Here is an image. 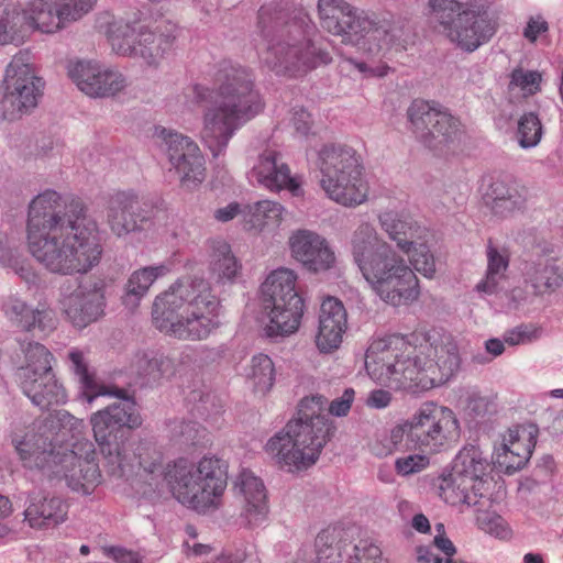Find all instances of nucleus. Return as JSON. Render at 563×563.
I'll return each instance as SVG.
<instances>
[{
  "instance_id": "13d9d810",
  "label": "nucleus",
  "mask_w": 563,
  "mask_h": 563,
  "mask_svg": "<svg viewBox=\"0 0 563 563\" xmlns=\"http://www.w3.org/2000/svg\"><path fill=\"white\" fill-rule=\"evenodd\" d=\"M429 465V457L423 454H410L395 461L398 475L409 476L423 471Z\"/></svg>"
},
{
  "instance_id": "ea45409f",
  "label": "nucleus",
  "mask_w": 563,
  "mask_h": 563,
  "mask_svg": "<svg viewBox=\"0 0 563 563\" xmlns=\"http://www.w3.org/2000/svg\"><path fill=\"white\" fill-rule=\"evenodd\" d=\"M439 496L444 503L454 507H477L486 506L489 498L474 496L472 486L463 477L450 472L438 478Z\"/></svg>"
},
{
  "instance_id": "423d86ee",
  "label": "nucleus",
  "mask_w": 563,
  "mask_h": 563,
  "mask_svg": "<svg viewBox=\"0 0 563 563\" xmlns=\"http://www.w3.org/2000/svg\"><path fill=\"white\" fill-rule=\"evenodd\" d=\"M220 299L203 278H181L155 298L153 321L167 335L184 341L206 340L219 328Z\"/></svg>"
},
{
  "instance_id": "4d7b16f0",
  "label": "nucleus",
  "mask_w": 563,
  "mask_h": 563,
  "mask_svg": "<svg viewBox=\"0 0 563 563\" xmlns=\"http://www.w3.org/2000/svg\"><path fill=\"white\" fill-rule=\"evenodd\" d=\"M542 334V328L531 324L521 323L504 333V341L511 345L528 344L538 340Z\"/></svg>"
},
{
  "instance_id": "c756f323",
  "label": "nucleus",
  "mask_w": 563,
  "mask_h": 563,
  "mask_svg": "<svg viewBox=\"0 0 563 563\" xmlns=\"http://www.w3.org/2000/svg\"><path fill=\"white\" fill-rule=\"evenodd\" d=\"M484 202L494 217L512 218L526 210L527 189L512 179L496 178L488 186Z\"/></svg>"
},
{
  "instance_id": "338daca9",
  "label": "nucleus",
  "mask_w": 563,
  "mask_h": 563,
  "mask_svg": "<svg viewBox=\"0 0 563 563\" xmlns=\"http://www.w3.org/2000/svg\"><path fill=\"white\" fill-rule=\"evenodd\" d=\"M117 563H141L136 553L123 548H109L106 550Z\"/></svg>"
},
{
  "instance_id": "c85d7f7f",
  "label": "nucleus",
  "mask_w": 563,
  "mask_h": 563,
  "mask_svg": "<svg viewBox=\"0 0 563 563\" xmlns=\"http://www.w3.org/2000/svg\"><path fill=\"white\" fill-rule=\"evenodd\" d=\"M234 490L241 497V518L249 527L262 525L268 515L267 493L263 481L250 470H242L234 481Z\"/></svg>"
},
{
  "instance_id": "6e6d98bb",
  "label": "nucleus",
  "mask_w": 563,
  "mask_h": 563,
  "mask_svg": "<svg viewBox=\"0 0 563 563\" xmlns=\"http://www.w3.org/2000/svg\"><path fill=\"white\" fill-rule=\"evenodd\" d=\"M407 254L410 256V263L417 272L423 274L426 277H432L435 272V262L426 244H417L415 241L410 253Z\"/></svg>"
},
{
  "instance_id": "e2e57ef3",
  "label": "nucleus",
  "mask_w": 563,
  "mask_h": 563,
  "mask_svg": "<svg viewBox=\"0 0 563 563\" xmlns=\"http://www.w3.org/2000/svg\"><path fill=\"white\" fill-rule=\"evenodd\" d=\"M239 214H242L245 221L249 220L246 205L230 202L225 207L219 208L214 211V219L219 222H229Z\"/></svg>"
},
{
  "instance_id": "c03bdc74",
  "label": "nucleus",
  "mask_w": 563,
  "mask_h": 563,
  "mask_svg": "<svg viewBox=\"0 0 563 563\" xmlns=\"http://www.w3.org/2000/svg\"><path fill=\"white\" fill-rule=\"evenodd\" d=\"M69 367L78 377L84 395L88 402H92L99 396L112 395L113 391L110 387L99 383L93 374L88 369V363L85 355L78 349H73L68 352Z\"/></svg>"
},
{
  "instance_id": "0eeeda50",
  "label": "nucleus",
  "mask_w": 563,
  "mask_h": 563,
  "mask_svg": "<svg viewBox=\"0 0 563 563\" xmlns=\"http://www.w3.org/2000/svg\"><path fill=\"white\" fill-rule=\"evenodd\" d=\"M327 405L328 399L320 395L301 399L296 417L267 441L266 452L288 472L308 470L319 460L333 433L324 413Z\"/></svg>"
},
{
  "instance_id": "bf43d9fd",
  "label": "nucleus",
  "mask_w": 563,
  "mask_h": 563,
  "mask_svg": "<svg viewBox=\"0 0 563 563\" xmlns=\"http://www.w3.org/2000/svg\"><path fill=\"white\" fill-rule=\"evenodd\" d=\"M172 430L174 438L186 445L196 444L200 439V433L205 431L197 422L192 421L175 422Z\"/></svg>"
},
{
  "instance_id": "7ed1b4c3",
  "label": "nucleus",
  "mask_w": 563,
  "mask_h": 563,
  "mask_svg": "<svg viewBox=\"0 0 563 563\" xmlns=\"http://www.w3.org/2000/svg\"><path fill=\"white\" fill-rule=\"evenodd\" d=\"M460 366L454 340L435 331L378 339L365 354V368L373 379L413 393L446 383Z\"/></svg>"
},
{
  "instance_id": "412c9836",
  "label": "nucleus",
  "mask_w": 563,
  "mask_h": 563,
  "mask_svg": "<svg viewBox=\"0 0 563 563\" xmlns=\"http://www.w3.org/2000/svg\"><path fill=\"white\" fill-rule=\"evenodd\" d=\"M12 443L25 467L40 470L49 477L57 472L60 457L67 451L65 446L55 443L54 432L46 423L22 438H13Z\"/></svg>"
},
{
  "instance_id": "680f3d73",
  "label": "nucleus",
  "mask_w": 563,
  "mask_h": 563,
  "mask_svg": "<svg viewBox=\"0 0 563 563\" xmlns=\"http://www.w3.org/2000/svg\"><path fill=\"white\" fill-rule=\"evenodd\" d=\"M355 391L353 388L344 389L343 394L333 399L329 405V412L335 417H344L349 413L354 400Z\"/></svg>"
},
{
  "instance_id": "e433bc0d",
  "label": "nucleus",
  "mask_w": 563,
  "mask_h": 563,
  "mask_svg": "<svg viewBox=\"0 0 563 563\" xmlns=\"http://www.w3.org/2000/svg\"><path fill=\"white\" fill-rule=\"evenodd\" d=\"M2 309L11 321L26 331L38 328L42 332H48L55 328L54 312L44 305L31 309L21 299L10 297L3 302Z\"/></svg>"
},
{
  "instance_id": "aec40b11",
  "label": "nucleus",
  "mask_w": 563,
  "mask_h": 563,
  "mask_svg": "<svg viewBox=\"0 0 563 563\" xmlns=\"http://www.w3.org/2000/svg\"><path fill=\"white\" fill-rule=\"evenodd\" d=\"M156 136L184 187L192 188L205 180V157L191 139L165 128L156 129Z\"/></svg>"
},
{
  "instance_id": "2eb2a0df",
  "label": "nucleus",
  "mask_w": 563,
  "mask_h": 563,
  "mask_svg": "<svg viewBox=\"0 0 563 563\" xmlns=\"http://www.w3.org/2000/svg\"><path fill=\"white\" fill-rule=\"evenodd\" d=\"M23 352L25 363L16 369V378L23 393L42 409L65 402V389L52 371L51 352L40 343H29Z\"/></svg>"
},
{
  "instance_id": "052dcab7",
  "label": "nucleus",
  "mask_w": 563,
  "mask_h": 563,
  "mask_svg": "<svg viewBox=\"0 0 563 563\" xmlns=\"http://www.w3.org/2000/svg\"><path fill=\"white\" fill-rule=\"evenodd\" d=\"M395 452H406L413 449L412 441L409 440V422L394 427L389 432V442Z\"/></svg>"
},
{
  "instance_id": "72a5a7b5",
  "label": "nucleus",
  "mask_w": 563,
  "mask_h": 563,
  "mask_svg": "<svg viewBox=\"0 0 563 563\" xmlns=\"http://www.w3.org/2000/svg\"><path fill=\"white\" fill-rule=\"evenodd\" d=\"M34 16L30 3L24 11L7 2L4 9L0 10V45L23 43L34 30H37Z\"/></svg>"
},
{
  "instance_id": "6ab92c4d",
  "label": "nucleus",
  "mask_w": 563,
  "mask_h": 563,
  "mask_svg": "<svg viewBox=\"0 0 563 563\" xmlns=\"http://www.w3.org/2000/svg\"><path fill=\"white\" fill-rule=\"evenodd\" d=\"M342 530L328 527L314 540L318 563H388L382 556L380 548L371 539L352 544L341 539Z\"/></svg>"
},
{
  "instance_id": "473e14b6",
  "label": "nucleus",
  "mask_w": 563,
  "mask_h": 563,
  "mask_svg": "<svg viewBox=\"0 0 563 563\" xmlns=\"http://www.w3.org/2000/svg\"><path fill=\"white\" fill-rule=\"evenodd\" d=\"M346 329V311L341 301L334 298L323 300L320 308L319 330L316 338L318 349L323 353L332 352L342 342Z\"/></svg>"
},
{
  "instance_id": "1a4fd4ad",
  "label": "nucleus",
  "mask_w": 563,
  "mask_h": 563,
  "mask_svg": "<svg viewBox=\"0 0 563 563\" xmlns=\"http://www.w3.org/2000/svg\"><path fill=\"white\" fill-rule=\"evenodd\" d=\"M441 33L457 48L472 53L497 32L498 23L488 7L456 0H430Z\"/></svg>"
},
{
  "instance_id": "37998d69",
  "label": "nucleus",
  "mask_w": 563,
  "mask_h": 563,
  "mask_svg": "<svg viewBox=\"0 0 563 563\" xmlns=\"http://www.w3.org/2000/svg\"><path fill=\"white\" fill-rule=\"evenodd\" d=\"M382 229L405 253H410L415 244L417 228L413 222L397 212L385 211L378 217Z\"/></svg>"
},
{
  "instance_id": "dca6fc26",
  "label": "nucleus",
  "mask_w": 563,
  "mask_h": 563,
  "mask_svg": "<svg viewBox=\"0 0 563 563\" xmlns=\"http://www.w3.org/2000/svg\"><path fill=\"white\" fill-rule=\"evenodd\" d=\"M407 118L419 142L438 154L459 142L463 133L460 120L446 108L424 100H413Z\"/></svg>"
},
{
  "instance_id": "cd10ccee",
  "label": "nucleus",
  "mask_w": 563,
  "mask_h": 563,
  "mask_svg": "<svg viewBox=\"0 0 563 563\" xmlns=\"http://www.w3.org/2000/svg\"><path fill=\"white\" fill-rule=\"evenodd\" d=\"M251 175L258 185L271 191L287 189L294 196L302 195L300 178L291 175L282 154L275 150L266 148L258 155Z\"/></svg>"
},
{
  "instance_id": "39448f33",
  "label": "nucleus",
  "mask_w": 563,
  "mask_h": 563,
  "mask_svg": "<svg viewBox=\"0 0 563 563\" xmlns=\"http://www.w3.org/2000/svg\"><path fill=\"white\" fill-rule=\"evenodd\" d=\"M258 24L267 41L263 59L276 74L297 76L332 62L322 43L313 40L316 26L303 10L273 13L261 8Z\"/></svg>"
},
{
  "instance_id": "20e7f679",
  "label": "nucleus",
  "mask_w": 563,
  "mask_h": 563,
  "mask_svg": "<svg viewBox=\"0 0 563 563\" xmlns=\"http://www.w3.org/2000/svg\"><path fill=\"white\" fill-rule=\"evenodd\" d=\"M192 96L197 103L205 104L200 135L214 157L225 151L234 133L264 107L253 70L230 59L218 63L212 88L195 85Z\"/></svg>"
},
{
  "instance_id": "4c0bfd02",
  "label": "nucleus",
  "mask_w": 563,
  "mask_h": 563,
  "mask_svg": "<svg viewBox=\"0 0 563 563\" xmlns=\"http://www.w3.org/2000/svg\"><path fill=\"white\" fill-rule=\"evenodd\" d=\"M489 464L482 456V452L472 446L462 450L454 460L452 473L463 477L472 486L474 496L485 498L487 492V482L484 477L487 475Z\"/></svg>"
},
{
  "instance_id": "bb28decb",
  "label": "nucleus",
  "mask_w": 563,
  "mask_h": 563,
  "mask_svg": "<svg viewBox=\"0 0 563 563\" xmlns=\"http://www.w3.org/2000/svg\"><path fill=\"white\" fill-rule=\"evenodd\" d=\"M107 223L118 238L141 231L148 216L134 191H117L109 196L106 206Z\"/></svg>"
},
{
  "instance_id": "a211bd4d",
  "label": "nucleus",
  "mask_w": 563,
  "mask_h": 563,
  "mask_svg": "<svg viewBox=\"0 0 563 563\" xmlns=\"http://www.w3.org/2000/svg\"><path fill=\"white\" fill-rule=\"evenodd\" d=\"M409 440L413 449L439 452L460 438V423L455 413L432 402L422 405L408 420Z\"/></svg>"
},
{
  "instance_id": "b1692460",
  "label": "nucleus",
  "mask_w": 563,
  "mask_h": 563,
  "mask_svg": "<svg viewBox=\"0 0 563 563\" xmlns=\"http://www.w3.org/2000/svg\"><path fill=\"white\" fill-rule=\"evenodd\" d=\"M63 311L68 320L82 329L96 322L104 308L103 283L99 278L86 277L77 288L62 300Z\"/></svg>"
},
{
  "instance_id": "864d4df0",
  "label": "nucleus",
  "mask_w": 563,
  "mask_h": 563,
  "mask_svg": "<svg viewBox=\"0 0 563 563\" xmlns=\"http://www.w3.org/2000/svg\"><path fill=\"white\" fill-rule=\"evenodd\" d=\"M541 75L534 70L515 69L510 76L509 90H520L525 96L540 90Z\"/></svg>"
},
{
  "instance_id": "a878e982",
  "label": "nucleus",
  "mask_w": 563,
  "mask_h": 563,
  "mask_svg": "<svg viewBox=\"0 0 563 563\" xmlns=\"http://www.w3.org/2000/svg\"><path fill=\"white\" fill-rule=\"evenodd\" d=\"M70 79L91 97H110L126 87L125 77L91 60H70L67 65Z\"/></svg>"
},
{
  "instance_id": "8fccbe9b",
  "label": "nucleus",
  "mask_w": 563,
  "mask_h": 563,
  "mask_svg": "<svg viewBox=\"0 0 563 563\" xmlns=\"http://www.w3.org/2000/svg\"><path fill=\"white\" fill-rule=\"evenodd\" d=\"M250 377L258 391H268L274 385L275 368L273 361L265 354L252 357Z\"/></svg>"
},
{
  "instance_id": "4be33fe9",
  "label": "nucleus",
  "mask_w": 563,
  "mask_h": 563,
  "mask_svg": "<svg viewBox=\"0 0 563 563\" xmlns=\"http://www.w3.org/2000/svg\"><path fill=\"white\" fill-rule=\"evenodd\" d=\"M12 443L25 467L40 470L49 477L57 472L60 457L67 451L65 446L55 443L54 432L46 423L22 438H13Z\"/></svg>"
},
{
  "instance_id": "c9c22d12",
  "label": "nucleus",
  "mask_w": 563,
  "mask_h": 563,
  "mask_svg": "<svg viewBox=\"0 0 563 563\" xmlns=\"http://www.w3.org/2000/svg\"><path fill=\"white\" fill-rule=\"evenodd\" d=\"M173 361L155 350L137 351L129 364V373L141 380L142 385L156 384L174 374Z\"/></svg>"
},
{
  "instance_id": "f03ea898",
  "label": "nucleus",
  "mask_w": 563,
  "mask_h": 563,
  "mask_svg": "<svg viewBox=\"0 0 563 563\" xmlns=\"http://www.w3.org/2000/svg\"><path fill=\"white\" fill-rule=\"evenodd\" d=\"M86 211L79 200L64 205L54 190H46L31 201L26 227L29 250L48 272L86 274L99 264L102 245L98 225Z\"/></svg>"
},
{
  "instance_id": "a18cd8bd",
  "label": "nucleus",
  "mask_w": 563,
  "mask_h": 563,
  "mask_svg": "<svg viewBox=\"0 0 563 563\" xmlns=\"http://www.w3.org/2000/svg\"><path fill=\"white\" fill-rule=\"evenodd\" d=\"M487 272L485 278L476 285V290L486 295L497 291L499 280L504 277L509 261L488 241L487 245Z\"/></svg>"
},
{
  "instance_id": "ddd939ff",
  "label": "nucleus",
  "mask_w": 563,
  "mask_h": 563,
  "mask_svg": "<svg viewBox=\"0 0 563 563\" xmlns=\"http://www.w3.org/2000/svg\"><path fill=\"white\" fill-rule=\"evenodd\" d=\"M297 276L287 268L268 275L262 284V309L268 321L264 327L268 338L295 333L303 314V300L296 290Z\"/></svg>"
},
{
  "instance_id": "6e6552de",
  "label": "nucleus",
  "mask_w": 563,
  "mask_h": 563,
  "mask_svg": "<svg viewBox=\"0 0 563 563\" xmlns=\"http://www.w3.org/2000/svg\"><path fill=\"white\" fill-rule=\"evenodd\" d=\"M318 11L325 31L368 57L384 56L396 41L389 21L372 18L344 0H319Z\"/></svg>"
},
{
  "instance_id": "603ef678",
  "label": "nucleus",
  "mask_w": 563,
  "mask_h": 563,
  "mask_svg": "<svg viewBox=\"0 0 563 563\" xmlns=\"http://www.w3.org/2000/svg\"><path fill=\"white\" fill-rule=\"evenodd\" d=\"M484 506H477L476 508V522L481 530L499 539H507L511 534V530L508 527L505 519L496 512H489L482 510Z\"/></svg>"
},
{
  "instance_id": "f3484780",
  "label": "nucleus",
  "mask_w": 563,
  "mask_h": 563,
  "mask_svg": "<svg viewBox=\"0 0 563 563\" xmlns=\"http://www.w3.org/2000/svg\"><path fill=\"white\" fill-rule=\"evenodd\" d=\"M106 35L112 49L122 56L141 57L147 65H157L173 48L175 36L155 34L139 22L112 20L107 24Z\"/></svg>"
},
{
  "instance_id": "09e8293b",
  "label": "nucleus",
  "mask_w": 563,
  "mask_h": 563,
  "mask_svg": "<svg viewBox=\"0 0 563 563\" xmlns=\"http://www.w3.org/2000/svg\"><path fill=\"white\" fill-rule=\"evenodd\" d=\"M542 124L537 113L527 112L518 120L516 137L522 148L537 146L542 137Z\"/></svg>"
},
{
  "instance_id": "79ce46f5",
  "label": "nucleus",
  "mask_w": 563,
  "mask_h": 563,
  "mask_svg": "<svg viewBox=\"0 0 563 563\" xmlns=\"http://www.w3.org/2000/svg\"><path fill=\"white\" fill-rule=\"evenodd\" d=\"M350 245L353 261L360 268L374 257L378 247L389 244L380 239L373 224L361 222L351 235Z\"/></svg>"
},
{
  "instance_id": "3c124183",
  "label": "nucleus",
  "mask_w": 563,
  "mask_h": 563,
  "mask_svg": "<svg viewBox=\"0 0 563 563\" xmlns=\"http://www.w3.org/2000/svg\"><path fill=\"white\" fill-rule=\"evenodd\" d=\"M0 264L3 267L12 268L27 285H36L40 282L38 275L29 263L21 258L15 246L7 253L0 251Z\"/></svg>"
},
{
  "instance_id": "393cba45",
  "label": "nucleus",
  "mask_w": 563,
  "mask_h": 563,
  "mask_svg": "<svg viewBox=\"0 0 563 563\" xmlns=\"http://www.w3.org/2000/svg\"><path fill=\"white\" fill-rule=\"evenodd\" d=\"M97 0H30L37 30L55 33L81 20L96 5Z\"/></svg>"
},
{
  "instance_id": "f704fd0d",
  "label": "nucleus",
  "mask_w": 563,
  "mask_h": 563,
  "mask_svg": "<svg viewBox=\"0 0 563 563\" xmlns=\"http://www.w3.org/2000/svg\"><path fill=\"white\" fill-rule=\"evenodd\" d=\"M523 277L533 294L541 296L556 290L562 285L563 271L556 257L541 255L526 263Z\"/></svg>"
},
{
  "instance_id": "774afa93",
  "label": "nucleus",
  "mask_w": 563,
  "mask_h": 563,
  "mask_svg": "<svg viewBox=\"0 0 563 563\" xmlns=\"http://www.w3.org/2000/svg\"><path fill=\"white\" fill-rule=\"evenodd\" d=\"M292 123L299 134L307 135L311 128L310 114L303 109L296 110L294 112Z\"/></svg>"
},
{
  "instance_id": "2f4dec72",
  "label": "nucleus",
  "mask_w": 563,
  "mask_h": 563,
  "mask_svg": "<svg viewBox=\"0 0 563 563\" xmlns=\"http://www.w3.org/2000/svg\"><path fill=\"white\" fill-rule=\"evenodd\" d=\"M68 505L58 496L33 493L24 510V520L33 529H52L67 519Z\"/></svg>"
},
{
  "instance_id": "7c9ffc66",
  "label": "nucleus",
  "mask_w": 563,
  "mask_h": 563,
  "mask_svg": "<svg viewBox=\"0 0 563 563\" xmlns=\"http://www.w3.org/2000/svg\"><path fill=\"white\" fill-rule=\"evenodd\" d=\"M289 245L292 256L309 271H327L335 261L325 239L313 231L298 230L290 236Z\"/></svg>"
},
{
  "instance_id": "a19ab883",
  "label": "nucleus",
  "mask_w": 563,
  "mask_h": 563,
  "mask_svg": "<svg viewBox=\"0 0 563 563\" xmlns=\"http://www.w3.org/2000/svg\"><path fill=\"white\" fill-rule=\"evenodd\" d=\"M211 275L218 283L233 282L240 274L242 265L232 253L229 243L222 240L210 242V263Z\"/></svg>"
},
{
  "instance_id": "f8f14e48",
  "label": "nucleus",
  "mask_w": 563,
  "mask_h": 563,
  "mask_svg": "<svg viewBox=\"0 0 563 563\" xmlns=\"http://www.w3.org/2000/svg\"><path fill=\"white\" fill-rule=\"evenodd\" d=\"M371 289L387 305L399 307L418 300V278L404 257L390 245H382L358 268Z\"/></svg>"
},
{
  "instance_id": "4468645a",
  "label": "nucleus",
  "mask_w": 563,
  "mask_h": 563,
  "mask_svg": "<svg viewBox=\"0 0 563 563\" xmlns=\"http://www.w3.org/2000/svg\"><path fill=\"white\" fill-rule=\"evenodd\" d=\"M44 82L35 75L27 51H20L7 66L0 111L7 120H15L37 107Z\"/></svg>"
},
{
  "instance_id": "de8ad7c7",
  "label": "nucleus",
  "mask_w": 563,
  "mask_h": 563,
  "mask_svg": "<svg viewBox=\"0 0 563 563\" xmlns=\"http://www.w3.org/2000/svg\"><path fill=\"white\" fill-rule=\"evenodd\" d=\"M249 220L252 228H262L267 223L277 224L285 211L284 207L272 200H261L253 205H246Z\"/></svg>"
},
{
  "instance_id": "f257e3e1",
  "label": "nucleus",
  "mask_w": 563,
  "mask_h": 563,
  "mask_svg": "<svg viewBox=\"0 0 563 563\" xmlns=\"http://www.w3.org/2000/svg\"><path fill=\"white\" fill-rule=\"evenodd\" d=\"M93 437L110 472L123 476L137 465L152 476L166 482L174 497L183 505L202 511L213 505L225 487L223 463L217 457L203 456L197 464L178 459L165 467L162 453L148 442L130 443L131 430L142 424L135 402L130 398L115 401L95 412L90 418Z\"/></svg>"
},
{
  "instance_id": "0e129e2a",
  "label": "nucleus",
  "mask_w": 563,
  "mask_h": 563,
  "mask_svg": "<svg viewBox=\"0 0 563 563\" xmlns=\"http://www.w3.org/2000/svg\"><path fill=\"white\" fill-rule=\"evenodd\" d=\"M548 29V22L541 16L530 18L523 31V36L530 42H534L538 36L545 33Z\"/></svg>"
},
{
  "instance_id": "5701e85b",
  "label": "nucleus",
  "mask_w": 563,
  "mask_h": 563,
  "mask_svg": "<svg viewBox=\"0 0 563 563\" xmlns=\"http://www.w3.org/2000/svg\"><path fill=\"white\" fill-rule=\"evenodd\" d=\"M82 451L80 455L76 450H68L60 457L59 465L53 477L65 478L68 487L82 495H90L101 483V472L96 462V453L92 443L75 445Z\"/></svg>"
},
{
  "instance_id": "58836bf2",
  "label": "nucleus",
  "mask_w": 563,
  "mask_h": 563,
  "mask_svg": "<svg viewBox=\"0 0 563 563\" xmlns=\"http://www.w3.org/2000/svg\"><path fill=\"white\" fill-rule=\"evenodd\" d=\"M533 446L534 442L531 437L525 443L521 441L518 429H509L504 438L501 451L497 452L495 463L505 474H514L526 466Z\"/></svg>"
},
{
  "instance_id": "69168bd1",
  "label": "nucleus",
  "mask_w": 563,
  "mask_h": 563,
  "mask_svg": "<svg viewBox=\"0 0 563 563\" xmlns=\"http://www.w3.org/2000/svg\"><path fill=\"white\" fill-rule=\"evenodd\" d=\"M391 394L385 389H374L368 394L366 405L374 409H383L389 406Z\"/></svg>"
},
{
  "instance_id": "9d476101",
  "label": "nucleus",
  "mask_w": 563,
  "mask_h": 563,
  "mask_svg": "<svg viewBox=\"0 0 563 563\" xmlns=\"http://www.w3.org/2000/svg\"><path fill=\"white\" fill-rule=\"evenodd\" d=\"M320 185L327 196L344 207L364 203L368 185L361 155L351 146L324 145L319 152Z\"/></svg>"
},
{
  "instance_id": "5fc2aeb1",
  "label": "nucleus",
  "mask_w": 563,
  "mask_h": 563,
  "mask_svg": "<svg viewBox=\"0 0 563 563\" xmlns=\"http://www.w3.org/2000/svg\"><path fill=\"white\" fill-rule=\"evenodd\" d=\"M466 410L475 418H484L496 411V397L471 390L466 398Z\"/></svg>"
},
{
  "instance_id": "49530a36",
  "label": "nucleus",
  "mask_w": 563,
  "mask_h": 563,
  "mask_svg": "<svg viewBox=\"0 0 563 563\" xmlns=\"http://www.w3.org/2000/svg\"><path fill=\"white\" fill-rule=\"evenodd\" d=\"M168 272L165 265L146 266L133 272L125 285L126 296L140 300L161 276Z\"/></svg>"
},
{
  "instance_id": "9b49d317",
  "label": "nucleus",
  "mask_w": 563,
  "mask_h": 563,
  "mask_svg": "<svg viewBox=\"0 0 563 563\" xmlns=\"http://www.w3.org/2000/svg\"><path fill=\"white\" fill-rule=\"evenodd\" d=\"M371 289L387 305L399 307L418 300V278L404 257L390 245H382L358 268Z\"/></svg>"
}]
</instances>
